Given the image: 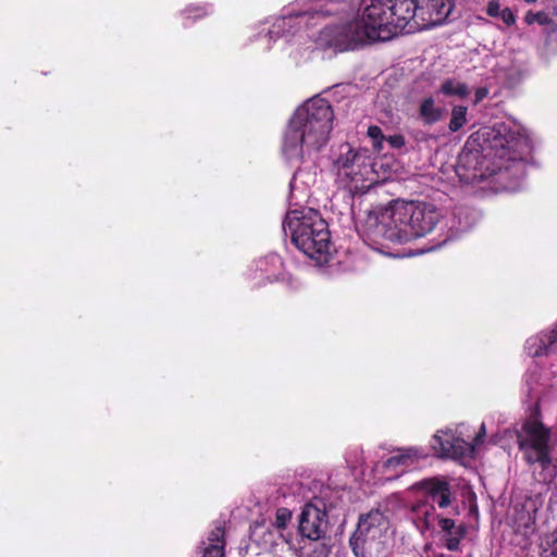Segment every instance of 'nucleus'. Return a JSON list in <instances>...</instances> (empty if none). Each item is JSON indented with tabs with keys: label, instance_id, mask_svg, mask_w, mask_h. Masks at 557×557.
<instances>
[{
	"label": "nucleus",
	"instance_id": "nucleus-1",
	"mask_svg": "<svg viewBox=\"0 0 557 557\" xmlns=\"http://www.w3.org/2000/svg\"><path fill=\"white\" fill-rule=\"evenodd\" d=\"M488 150L494 151V156L500 160L520 163L530 152V140L512 132L505 124L472 134L459 153L456 164V174L461 182L476 184L496 174L486 165L484 152ZM507 171V166L499 165L497 174L503 175Z\"/></svg>",
	"mask_w": 557,
	"mask_h": 557
},
{
	"label": "nucleus",
	"instance_id": "nucleus-2",
	"mask_svg": "<svg viewBox=\"0 0 557 557\" xmlns=\"http://www.w3.org/2000/svg\"><path fill=\"white\" fill-rule=\"evenodd\" d=\"M440 218L433 203L397 199L367 211L359 227L373 242L407 243L431 233Z\"/></svg>",
	"mask_w": 557,
	"mask_h": 557
},
{
	"label": "nucleus",
	"instance_id": "nucleus-3",
	"mask_svg": "<svg viewBox=\"0 0 557 557\" xmlns=\"http://www.w3.org/2000/svg\"><path fill=\"white\" fill-rule=\"evenodd\" d=\"M333 120L332 106L324 98L313 97L297 108L284 136L287 159L302 162L306 154L320 151L329 141Z\"/></svg>",
	"mask_w": 557,
	"mask_h": 557
},
{
	"label": "nucleus",
	"instance_id": "nucleus-4",
	"mask_svg": "<svg viewBox=\"0 0 557 557\" xmlns=\"http://www.w3.org/2000/svg\"><path fill=\"white\" fill-rule=\"evenodd\" d=\"M360 7L361 18L325 27L323 34L329 38L330 47L338 51L354 50L403 30L396 28V12L388 5V0H362Z\"/></svg>",
	"mask_w": 557,
	"mask_h": 557
},
{
	"label": "nucleus",
	"instance_id": "nucleus-5",
	"mask_svg": "<svg viewBox=\"0 0 557 557\" xmlns=\"http://www.w3.org/2000/svg\"><path fill=\"white\" fill-rule=\"evenodd\" d=\"M283 230L289 233L292 243L307 257L325 264L332 258L334 247L326 221L313 209L289 211Z\"/></svg>",
	"mask_w": 557,
	"mask_h": 557
},
{
	"label": "nucleus",
	"instance_id": "nucleus-6",
	"mask_svg": "<svg viewBox=\"0 0 557 557\" xmlns=\"http://www.w3.org/2000/svg\"><path fill=\"white\" fill-rule=\"evenodd\" d=\"M412 490L420 497L410 507L411 520L421 532L434 529L440 515L459 513L456 491L447 476L422 479L412 485Z\"/></svg>",
	"mask_w": 557,
	"mask_h": 557
},
{
	"label": "nucleus",
	"instance_id": "nucleus-7",
	"mask_svg": "<svg viewBox=\"0 0 557 557\" xmlns=\"http://www.w3.org/2000/svg\"><path fill=\"white\" fill-rule=\"evenodd\" d=\"M372 159L366 149L348 143L338 146L332 161L336 184L352 196L366 194L373 185Z\"/></svg>",
	"mask_w": 557,
	"mask_h": 557
},
{
	"label": "nucleus",
	"instance_id": "nucleus-8",
	"mask_svg": "<svg viewBox=\"0 0 557 557\" xmlns=\"http://www.w3.org/2000/svg\"><path fill=\"white\" fill-rule=\"evenodd\" d=\"M517 443L527 463H537L543 472L549 471L548 474L543 473L541 481L550 482L556 470L552 467L550 430L536 419H527L517 432Z\"/></svg>",
	"mask_w": 557,
	"mask_h": 557
},
{
	"label": "nucleus",
	"instance_id": "nucleus-9",
	"mask_svg": "<svg viewBox=\"0 0 557 557\" xmlns=\"http://www.w3.org/2000/svg\"><path fill=\"white\" fill-rule=\"evenodd\" d=\"M395 10L396 28L405 29L413 21L416 26H429L441 23L447 15L444 0H388Z\"/></svg>",
	"mask_w": 557,
	"mask_h": 557
},
{
	"label": "nucleus",
	"instance_id": "nucleus-10",
	"mask_svg": "<svg viewBox=\"0 0 557 557\" xmlns=\"http://www.w3.org/2000/svg\"><path fill=\"white\" fill-rule=\"evenodd\" d=\"M388 520L379 509L360 515L358 524L349 537V546L356 557H379L372 554V545L386 530Z\"/></svg>",
	"mask_w": 557,
	"mask_h": 557
},
{
	"label": "nucleus",
	"instance_id": "nucleus-11",
	"mask_svg": "<svg viewBox=\"0 0 557 557\" xmlns=\"http://www.w3.org/2000/svg\"><path fill=\"white\" fill-rule=\"evenodd\" d=\"M321 504L322 507L313 503L306 504L299 517V533L311 542L323 540L329 530V516L325 505Z\"/></svg>",
	"mask_w": 557,
	"mask_h": 557
},
{
	"label": "nucleus",
	"instance_id": "nucleus-12",
	"mask_svg": "<svg viewBox=\"0 0 557 557\" xmlns=\"http://www.w3.org/2000/svg\"><path fill=\"white\" fill-rule=\"evenodd\" d=\"M436 522L441 545L450 552L459 550L460 542L467 535L466 524H456L454 519L444 517V515H440Z\"/></svg>",
	"mask_w": 557,
	"mask_h": 557
},
{
	"label": "nucleus",
	"instance_id": "nucleus-13",
	"mask_svg": "<svg viewBox=\"0 0 557 557\" xmlns=\"http://www.w3.org/2000/svg\"><path fill=\"white\" fill-rule=\"evenodd\" d=\"M433 448L438 456L449 457L454 459L462 458L467 455L472 446L460 437H455L453 434L445 433V437L435 434L433 436Z\"/></svg>",
	"mask_w": 557,
	"mask_h": 557
},
{
	"label": "nucleus",
	"instance_id": "nucleus-14",
	"mask_svg": "<svg viewBox=\"0 0 557 557\" xmlns=\"http://www.w3.org/2000/svg\"><path fill=\"white\" fill-rule=\"evenodd\" d=\"M419 459L418 451L414 448H401L398 449V454L389 457L382 463V471L387 473L389 470H394L397 476L399 473L406 471L407 468L413 466Z\"/></svg>",
	"mask_w": 557,
	"mask_h": 557
},
{
	"label": "nucleus",
	"instance_id": "nucleus-15",
	"mask_svg": "<svg viewBox=\"0 0 557 557\" xmlns=\"http://www.w3.org/2000/svg\"><path fill=\"white\" fill-rule=\"evenodd\" d=\"M202 544L201 557H225V529L222 525H216Z\"/></svg>",
	"mask_w": 557,
	"mask_h": 557
},
{
	"label": "nucleus",
	"instance_id": "nucleus-16",
	"mask_svg": "<svg viewBox=\"0 0 557 557\" xmlns=\"http://www.w3.org/2000/svg\"><path fill=\"white\" fill-rule=\"evenodd\" d=\"M444 109L435 104L433 97H426L421 100L419 106V116L425 125H432L442 120Z\"/></svg>",
	"mask_w": 557,
	"mask_h": 557
},
{
	"label": "nucleus",
	"instance_id": "nucleus-17",
	"mask_svg": "<svg viewBox=\"0 0 557 557\" xmlns=\"http://www.w3.org/2000/svg\"><path fill=\"white\" fill-rule=\"evenodd\" d=\"M440 91L445 96H457L461 99L470 95V90L465 83L457 82L453 78L444 81L440 87Z\"/></svg>",
	"mask_w": 557,
	"mask_h": 557
},
{
	"label": "nucleus",
	"instance_id": "nucleus-18",
	"mask_svg": "<svg viewBox=\"0 0 557 557\" xmlns=\"http://www.w3.org/2000/svg\"><path fill=\"white\" fill-rule=\"evenodd\" d=\"M211 13L210 7L208 4H196L191 3L186 5L182 11L181 15L185 20L197 21L199 18H203Z\"/></svg>",
	"mask_w": 557,
	"mask_h": 557
},
{
	"label": "nucleus",
	"instance_id": "nucleus-19",
	"mask_svg": "<svg viewBox=\"0 0 557 557\" xmlns=\"http://www.w3.org/2000/svg\"><path fill=\"white\" fill-rule=\"evenodd\" d=\"M467 123V107L455 106L451 109V117L448 128L451 133L458 132Z\"/></svg>",
	"mask_w": 557,
	"mask_h": 557
},
{
	"label": "nucleus",
	"instance_id": "nucleus-20",
	"mask_svg": "<svg viewBox=\"0 0 557 557\" xmlns=\"http://www.w3.org/2000/svg\"><path fill=\"white\" fill-rule=\"evenodd\" d=\"M302 557H329L331 546L323 542H312L302 547Z\"/></svg>",
	"mask_w": 557,
	"mask_h": 557
},
{
	"label": "nucleus",
	"instance_id": "nucleus-21",
	"mask_svg": "<svg viewBox=\"0 0 557 557\" xmlns=\"http://www.w3.org/2000/svg\"><path fill=\"white\" fill-rule=\"evenodd\" d=\"M524 22L528 25L537 23V24L544 25V26H554V21L552 20L549 14L544 11H540V12H535V13L532 11H528L524 16Z\"/></svg>",
	"mask_w": 557,
	"mask_h": 557
},
{
	"label": "nucleus",
	"instance_id": "nucleus-22",
	"mask_svg": "<svg viewBox=\"0 0 557 557\" xmlns=\"http://www.w3.org/2000/svg\"><path fill=\"white\" fill-rule=\"evenodd\" d=\"M292 519V511L285 507H281L276 509L275 512V522L274 525L278 530H284L287 527V523Z\"/></svg>",
	"mask_w": 557,
	"mask_h": 557
},
{
	"label": "nucleus",
	"instance_id": "nucleus-23",
	"mask_svg": "<svg viewBox=\"0 0 557 557\" xmlns=\"http://www.w3.org/2000/svg\"><path fill=\"white\" fill-rule=\"evenodd\" d=\"M367 135L369 136V138L372 139L373 141V147L376 148V149H381L382 147V143L385 140V136L381 129L380 126L377 125H371L368 127V132H367Z\"/></svg>",
	"mask_w": 557,
	"mask_h": 557
},
{
	"label": "nucleus",
	"instance_id": "nucleus-24",
	"mask_svg": "<svg viewBox=\"0 0 557 557\" xmlns=\"http://www.w3.org/2000/svg\"><path fill=\"white\" fill-rule=\"evenodd\" d=\"M385 141L394 149H400L406 145L405 137L400 134L391 135L385 138Z\"/></svg>",
	"mask_w": 557,
	"mask_h": 557
},
{
	"label": "nucleus",
	"instance_id": "nucleus-25",
	"mask_svg": "<svg viewBox=\"0 0 557 557\" xmlns=\"http://www.w3.org/2000/svg\"><path fill=\"white\" fill-rule=\"evenodd\" d=\"M500 3L498 0H490L486 5V14L491 17H498L500 14Z\"/></svg>",
	"mask_w": 557,
	"mask_h": 557
},
{
	"label": "nucleus",
	"instance_id": "nucleus-26",
	"mask_svg": "<svg viewBox=\"0 0 557 557\" xmlns=\"http://www.w3.org/2000/svg\"><path fill=\"white\" fill-rule=\"evenodd\" d=\"M335 3L333 1H327L320 10L315 11V14H321L323 16H330L337 14L339 11L334 8Z\"/></svg>",
	"mask_w": 557,
	"mask_h": 557
},
{
	"label": "nucleus",
	"instance_id": "nucleus-27",
	"mask_svg": "<svg viewBox=\"0 0 557 557\" xmlns=\"http://www.w3.org/2000/svg\"><path fill=\"white\" fill-rule=\"evenodd\" d=\"M499 16L507 26H511L516 23V15L509 8L503 9Z\"/></svg>",
	"mask_w": 557,
	"mask_h": 557
},
{
	"label": "nucleus",
	"instance_id": "nucleus-28",
	"mask_svg": "<svg viewBox=\"0 0 557 557\" xmlns=\"http://www.w3.org/2000/svg\"><path fill=\"white\" fill-rule=\"evenodd\" d=\"M556 342H557V322H556L554 330L547 336V346L545 347V349H546L545 354H548L549 351L553 350V347Z\"/></svg>",
	"mask_w": 557,
	"mask_h": 557
},
{
	"label": "nucleus",
	"instance_id": "nucleus-29",
	"mask_svg": "<svg viewBox=\"0 0 557 557\" xmlns=\"http://www.w3.org/2000/svg\"><path fill=\"white\" fill-rule=\"evenodd\" d=\"M534 531H535V517L528 513L527 521L524 522V534L534 533Z\"/></svg>",
	"mask_w": 557,
	"mask_h": 557
},
{
	"label": "nucleus",
	"instance_id": "nucleus-30",
	"mask_svg": "<svg viewBox=\"0 0 557 557\" xmlns=\"http://www.w3.org/2000/svg\"><path fill=\"white\" fill-rule=\"evenodd\" d=\"M488 95V89L486 87H479L474 94V104L481 102Z\"/></svg>",
	"mask_w": 557,
	"mask_h": 557
},
{
	"label": "nucleus",
	"instance_id": "nucleus-31",
	"mask_svg": "<svg viewBox=\"0 0 557 557\" xmlns=\"http://www.w3.org/2000/svg\"><path fill=\"white\" fill-rule=\"evenodd\" d=\"M485 434H486L485 424L482 423L478 434L473 438L474 444L475 445H480L483 442V438H484Z\"/></svg>",
	"mask_w": 557,
	"mask_h": 557
},
{
	"label": "nucleus",
	"instance_id": "nucleus-32",
	"mask_svg": "<svg viewBox=\"0 0 557 557\" xmlns=\"http://www.w3.org/2000/svg\"><path fill=\"white\" fill-rule=\"evenodd\" d=\"M527 3H534L536 2L537 0H524Z\"/></svg>",
	"mask_w": 557,
	"mask_h": 557
}]
</instances>
